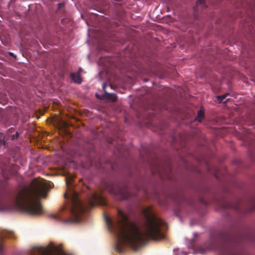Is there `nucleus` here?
Wrapping results in <instances>:
<instances>
[{
    "mask_svg": "<svg viewBox=\"0 0 255 255\" xmlns=\"http://www.w3.org/2000/svg\"><path fill=\"white\" fill-rule=\"evenodd\" d=\"M149 240H116L114 245L115 251L119 254L123 253L128 250L137 251L144 247Z\"/></svg>",
    "mask_w": 255,
    "mask_h": 255,
    "instance_id": "obj_5",
    "label": "nucleus"
},
{
    "mask_svg": "<svg viewBox=\"0 0 255 255\" xmlns=\"http://www.w3.org/2000/svg\"><path fill=\"white\" fill-rule=\"evenodd\" d=\"M70 77L75 83L77 84L82 83V80L79 73H72L70 74Z\"/></svg>",
    "mask_w": 255,
    "mask_h": 255,
    "instance_id": "obj_12",
    "label": "nucleus"
},
{
    "mask_svg": "<svg viewBox=\"0 0 255 255\" xmlns=\"http://www.w3.org/2000/svg\"><path fill=\"white\" fill-rule=\"evenodd\" d=\"M5 141L4 140V136L3 134H0V146L4 145Z\"/></svg>",
    "mask_w": 255,
    "mask_h": 255,
    "instance_id": "obj_18",
    "label": "nucleus"
},
{
    "mask_svg": "<svg viewBox=\"0 0 255 255\" xmlns=\"http://www.w3.org/2000/svg\"><path fill=\"white\" fill-rule=\"evenodd\" d=\"M16 237L14 233L11 231L5 230L0 231V239L15 238Z\"/></svg>",
    "mask_w": 255,
    "mask_h": 255,
    "instance_id": "obj_11",
    "label": "nucleus"
},
{
    "mask_svg": "<svg viewBox=\"0 0 255 255\" xmlns=\"http://www.w3.org/2000/svg\"><path fill=\"white\" fill-rule=\"evenodd\" d=\"M3 252V246L2 245H0V254H2Z\"/></svg>",
    "mask_w": 255,
    "mask_h": 255,
    "instance_id": "obj_21",
    "label": "nucleus"
},
{
    "mask_svg": "<svg viewBox=\"0 0 255 255\" xmlns=\"http://www.w3.org/2000/svg\"><path fill=\"white\" fill-rule=\"evenodd\" d=\"M229 95V93H226L225 94H223L221 96H218L217 97L218 100L219 101V103L222 102L223 100L227 97V96Z\"/></svg>",
    "mask_w": 255,
    "mask_h": 255,
    "instance_id": "obj_16",
    "label": "nucleus"
},
{
    "mask_svg": "<svg viewBox=\"0 0 255 255\" xmlns=\"http://www.w3.org/2000/svg\"><path fill=\"white\" fill-rule=\"evenodd\" d=\"M194 237L195 238H198V237H199V235H198V234L197 233H195V234H194Z\"/></svg>",
    "mask_w": 255,
    "mask_h": 255,
    "instance_id": "obj_22",
    "label": "nucleus"
},
{
    "mask_svg": "<svg viewBox=\"0 0 255 255\" xmlns=\"http://www.w3.org/2000/svg\"><path fill=\"white\" fill-rule=\"evenodd\" d=\"M203 7L205 6V0H197L196 1V6H195L194 9V10L197 11L198 7Z\"/></svg>",
    "mask_w": 255,
    "mask_h": 255,
    "instance_id": "obj_15",
    "label": "nucleus"
},
{
    "mask_svg": "<svg viewBox=\"0 0 255 255\" xmlns=\"http://www.w3.org/2000/svg\"><path fill=\"white\" fill-rule=\"evenodd\" d=\"M231 231L229 228H224L216 233V237L218 239H231Z\"/></svg>",
    "mask_w": 255,
    "mask_h": 255,
    "instance_id": "obj_9",
    "label": "nucleus"
},
{
    "mask_svg": "<svg viewBox=\"0 0 255 255\" xmlns=\"http://www.w3.org/2000/svg\"><path fill=\"white\" fill-rule=\"evenodd\" d=\"M82 71L81 68H79V72H81Z\"/></svg>",
    "mask_w": 255,
    "mask_h": 255,
    "instance_id": "obj_23",
    "label": "nucleus"
},
{
    "mask_svg": "<svg viewBox=\"0 0 255 255\" xmlns=\"http://www.w3.org/2000/svg\"><path fill=\"white\" fill-rule=\"evenodd\" d=\"M14 130V128H11L7 131V133L11 140H14L18 139L20 134L21 133V131L19 130L16 131L15 133Z\"/></svg>",
    "mask_w": 255,
    "mask_h": 255,
    "instance_id": "obj_10",
    "label": "nucleus"
},
{
    "mask_svg": "<svg viewBox=\"0 0 255 255\" xmlns=\"http://www.w3.org/2000/svg\"><path fill=\"white\" fill-rule=\"evenodd\" d=\"M104 189L114 196L124 194L123 189L116 183L106 182L104 185Z\"/></svg>",
    "mask_w": 255,
    "mask_h": 255,
    "instance_id": "obj_7",
    "label": "nucleus"
},
{
    "mask_svg": "<svg viewBox=\"0 0 255 255\" xmlns=\"http://www.w3.org/2000/svg\"><path fill=\"white\" fill-rule=\"evenodd\" d=\"M50 186L40 178H35L27 187H23L17 194L9 196L8 205L3 202V195L0 193V211H11L16 209L31 215H39L43 213L39 202L40 197L45 198Z\"/></svg>",
    "mask_w": 255,
    "mask_h": 255,
    "instance_id": "obj_2",
    "label": "nucleus"
},
{
    "mask_svg": "<svg viewBox=\"0 0 255 255\" xmlns=\"http://www.w3.org/2000/svg\"><path fill=\"white\" fill-rule=\"evenodd\" d=\"M106 86H107V85H106V84H105V83H104L102 86V88H103V91H104L105 94V91H106L105 90Z\"/></svg>",
    "mask_w": 255,
    "mask_h": 255,
    "instance_id": "obj_19",
    "label": "nucleus"
},
{
    "mask_svg": "<svg viewBox=\"0 0 255 255\" xmlns=\"http://www.w3.org/2000/svg\"><path fill=\"white\" fill-rule=\"evenodd\" d=\"M105 98L107 99L112 101L115 102L117 100V97L115 94L109 93L105 91Z\"/></svg>",
    "mask_w": 255,
    "mask_h": 255,
    "instance_id": "obj_13",
    "label": "nucleus"
},
{
    "mask_svg": "<svg viewBox=\"0 0 255 255\" xmlns=\"http://www.w3.org/2000/svg\"><path fill=\"white\" fill-rule=\"evenodd\" d=\"M88 207L93 208L96 204L105 206L106 205V201L104 197L98 193H94L88 200Z\"/></svg>",
    "mask_w": 255,
    "mask_h": 255,
    "instance_id": "obj_8",
    "label": "nucleus"
},
{
    "mask_svg": "<svg viewBox=\"0 0 255 255\" xmlns=\"http://www.w3.org/2000/svg\"><path fill=\"white\" fill-rule=\"evenodd\" d=\"M31 255H73L63 251L60 248L51 243L46 247L33 248Z\"/></svg>",
    "mask_w": 255,
    "mask_h": 255,
    "instance_id": "obj_6",
    "label": "nucleus"
},
{
    "mask_svg": "<svg viewBox=\"0 0 255 255\" xmlns=\"http://www.w3.org/2000/svg\"><path fill=\"white\" fill-rule=\"evenodd\" d=\"M142 212L146 220L143 224V235L148 239H164L160 228L165 223L156 217L149 207L142 209ZM105 220L108 230L116 234L117 239H145L141 238L142 233L137 224L130 221L128 215L120 209H118L116 218L105 217Z\"/></svg>",
    "mask_w": 255,
    "mask_h": 255,
    "instance_id": "obj_1",
    "label": "nucleus"
},
{
    "mask_svg": "<svg viewBox=\"0 0 255 255\" xmlns=\"http://www.w3.org/2000/svg\"><path fill=\"white\" fill-rule=\"evenodd\" d=\"M204 118V113L203 111L200 110L198 112L197 116L195 119V121H197L198 122L200 123Z\"/></svg>",
    "mask_w": 255,
    "mask_h": 255,
    "instance_id": "obj_14",
    "label": "nucleus"
},
{
    "mask_svg": "<svg viewBox=\"0 0 255 255\" xmlns=\"http://www.w3.org/2000/svg\"><path fill=\"white\" fill-rule=\"evenodd\" d=\"M72 180L73 177L69 176L67 177L66 182L68 191L65 193L64 197L69 200V203L65 206L64 209H68L70 215L72 217V218L67 220V222L79 221L86 209V208L79 200L78 193L70 187Z\"/></svg>",
    "mask_w": 255,
    "mask_h": 255,
    "instance_id": "obj_4",
    "label": "nucleus"
},
{
    "mask_svg": "<svg viewBox=\"0 0 255 255\" xmlns=\"http://www.w3.org/2000/svg\"><path fill=\"white\" fill-rule=\"evenodd\" d=\"M59 7H61L63 5V4L62 3H59Z\"/></svg>",
    "mask_w": 255,
    "mask_h": 255,
    "instance_id": "obj_24",
    "label": "nucleus"
},
{
    "mask_svg": "<svg viewBox=\"0 0 255 255\" xmlns=\"http://www.w3.org/2000/svg\"><path fill=\"white\" fill-rule=\"evenodd\" d=\"M198 240H187L186 245L195 254H205L213 251L220 254H233L236 248L232 240H207L204 243Z\"/></svg>",
    "mask_w": 255,
    "mask_h": 255,
    "instance_id": "obj_3",
    "label": "nucleus"
},
{
    "mask_svg": "<svg viewBox=\"0 0 255 255\" xmlns=\"http://www.w3.org/2000/svg\"><path fill=\"white\" fill-rule=\"evenodd\" d=\"M52 217L57 219V220H60V218L58 216V215H52Z\"/></svg>",
    "mask_w": 255,
    "mask_h": 255,
    "instance_id": "obj_20",
    "label": "nucleus"
},
{
    "mask_svg": "<svg viewBox=\"0 0 255 255\" xmlns=\"http://www.w3.org/2000/svg\"><path fill=\"white\" fill-rule=\"evenodd\" d=\"M220 206H221V208L224 209L232 208L231 204L228 202H226L225 204H221Z\"/></svg>",
    "mask_w": 255,
    "mask_h": 255,
    "instance_id": "obj_17",
    "label": "nucleus"
}]
</instances>
